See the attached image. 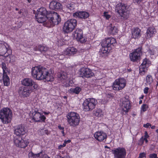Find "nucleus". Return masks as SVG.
Wrapping results in <instances>:
<instances>
[{
	"instance_id": "f3484780",
	"label": "nucleus",
	"mask_w": 158,
	"mask_h": 158,
	"mask_svg": "<svg viewBox=\"0 0 158 158\" xmlns=\"http://www.w3.org/2000/svg\"><path fill=\"white\" fill-rule=\"evenodd\" d=\"M141 53V49L138 48L130 55V59L131 61H135L138 60Z\"/></svg>"
},
{
	"instance_id": "cd10ccee",
	"label": "nucleus",
	"mask_w": 158,
	"mask_h": 158,
	"mask_svg": "<svg viewBox=\"0 0 158 158\" xmlns=\"http://www.w3.org/2000/svg\"><path fill=\"white\" fill-rule=\"evenodd\" d=\"M156 31V30L154 27H149L147 30L146 34V39H149L153 36V35Z\"/></svg>"
},
{
	"instance_id": "9b49d317",
	"label": "nucleus",
	"mask_w": 158,
	"mask_h": 158,
	"mask_svg": "<svg viewBox=\"0 0 158 158\" xmlns=\"http://www.w3.org/2000/svg\"><path fill=\"white\" fill-rule=\"evenodd\" d=\"M112 152L115 158H125L126 151L123 148H118L112 150Z\"/></svg>"
},
{
	"instance_id": "1a4fd4ad",
	"label": "nucleus",
	"mask_w": 158,
	"mask_h": 158,
	"mask_svg": "<svg viewBox=\"0 0 158 158\" xmlns=\"http://www.w3.org/2000/svg\"><path fill=\"white\" fill-rule=\"evenodd\" d=\"M48 17V18L47 19L52 25H57L61 21L59 15L53 11H50Z\"/></svg>"
},
{
	"instance_id": "7c9ffc66",
	"label": "nucleus",
	"mask_w": 158,
	"mask_h": 158,
	"mask_svg": "<svg viewBox=\"0 0 158 158\" xmlns=\"http://www.w3.org/2000/svg\"><path fill=\"white\" fill-rule=\"evenodd\" d=\"M43 154L42 152H41L37 154H34L32 152H31L29 153V158H36V157H40L41 158Z\"/></svg>"
},
{
	"instance_id": "4c0bfd02",
	"label": "nucleus",
	"mask_w": 158,
	"mask_h": 158,
	"mask_svg": "<svg viewBox=\"0 0 158 158\" xmlns=\"http://www.w3.org/2000/svg\"><path fill=\"white\" fill-rule=\"evenodd\" d=\"M8 59V58L10 59L9 60L10 62H13L15 60V57L13 55H9L6 58Z\"/></svg>"
},
{
	"instance_id": "72a5a7b5",
	"label": "nucleus",
	"mask_w": 158,
	"mask_h": 158,
	"mask_svg": "<svg viewBox=\"0 0 158 158\" xmlns=\"http://www.w3.org/2000/svg\"><path fill=\"white\" fill-rule=\"evenodd\" d=\"M81 90V89L79 87H77L74 89H70V92L75 93L76 94H78Z\"/></svg>"
},
{
	"instance_id": "20e7f679",
	"label": "nucleus",
	"mask_w": 158,
	"mask_h": 158,
	"mask_svg": "<svg viewBox=\"0 0 158 158\" xmlns=\"http://www.w3.org/2000/svg\"><path fill=\"white\" fill-rule=\"evenodd\" d=\"M67 117V122L70 126L76 127L80 123V117L76 113L71 112L68 114Z\"/></svg>"
},
{
	"instance_id": "4468645a",
	"label": "nucleus",
	"mask_w": 158,
	"mask_h": 158,
	"mask_svg": "<svg viewBox=\"0 0 158 158\" xmlns=\"http://www.w3.org/2000/svg\"><path fill=\"white\" fill-rule=\"evenodd\" d=\"M45 117L38 111L35 110L32 113V119L36 122H44Z\"/></svg>"
},
{
	"instance_id": "680f3d73",
	"label": "nucleus",
	"mask_w": 158,
	"mask_h": 158,
	"mask_svg": "<svg viewBox=\"0 0 158 158\" xmlns=\"http://www.w3.org/2000/svg\"><path fill=\"white\" fill-rule=\"evenodd\" d=\"M44 113L45 114H49V113H46V112H44Z\"/></svg>"
},
{
	"instance_id": "0e129e2a",
	"label": "nucleus",
	"mask_w": 158,
	"mask_h": 158,
	"mask_svg": "<svg viewBox=\"0 0 158 158\" xmlns=\"http://www.w3.org/2000/svg\"><path fill=\"white\" fill-rule=\"evenodd\" d=\"M27 0L28 1V2L29 3H30L31 1V0Z\"/></svg>"
},
{
	"instance_id": "a19ab883",
	"label": "nucleus",
	"mask_w": 158,
	"mask_h": 158,
	"mask_svg": "<svg viewBox=\"0 0 158 158\" xmlns=\"http://www.w3.org/2000/svg\"><path fill=\"white\" fill-rule=\"evenodd\" d=\"M147 109V106L146 104H143L141 108V110L143 111H146Z\"/></svg>"
},
{
	"instance_id": "79ce46f5",
	"label": "nucleus",
	"mask_w": 158,
	"mask_h": 158,
	"mask_svg": "<svg viewBox=\"0 0 158 158\" xmlns=\"http://www.w3.org/2000/svg\"><path fill=\"white\" fill-rule=\"evenodd\" d=\"M147 139V138H144L143 137H142L140 139V141L142 142V144L143 143L144 141H145L146 143H147L148 142V140Z\"/></svg>"
},
{
	"instance_id": "f704fd0d",
	"label": "nucleus",
	"mask_w": 158,
	"mask_h": 158,
	"mask_svg": "<svg viewBox=\"0 0 158 158\" xmlns=\"http://www.w3.org/2000/svg\"><path fill=\"white\" fill-rule=\"evenodd\" d=\"M38 48L41 52L46 51L48 49V48L47 47L42 45L39 46Z\"/></svg>"
},
{
	"instance_id": "dca6fc26",
	"label": "nucleus",
	"mask_w": 158,
	"mask_h": 158,
	"mask_svg": "<svg viewBox=\"0 0 158 158\" xmlns=\"http://www.w3.org/2000/svg\"><path fill=\"white\" fill-rule=\"evenodd\" d=\"M32 92V89L31 88L23 86L20 87L18 91L19 94L24 97L28 96Z\"/></svg>"
},
{
	"instance_id": "c03bdc74",
	"label": "nucleus",
	"mask_w": 158,
	"mask_h": 158,
	"mask_svg": "<svg viewBox=\"0 0 158 158\" xmlns=\"http://www.w3.org/2000/svg\"><path fill=\"white\" fill-rule=\"evenodd\" d=\"M149 157L151 158H157L156 154L155 153L150 154Z\"/></svg>"
},
{
	"instance_id": "09e8293b",
	"label": "nucleus",
	"mask_w": 158,
	"mask_h": 158,
	"mask_svg": "<svg viewBox=\"0 0 158 158\" xmlns=\"http://www.w3.org/2000/svg\"><path fill=\"white\" fill-rule=\"evenodd\" d=\"M151 124L150 123H147L146 124H144L143 127H146V128H148L149 126H151Z\"/></svg>"
},
{
	"instance_id": "de8ad7c7",
	"label": "nucleus",
	"mask_w": 158,
	"mask_h": 158,
	"mask_svg": "<svg viewBox=\"0 0 158 158\" xmlns=\"http://www.w3.org/2000/svg\"><path fill=\"white\" fill-rule=\"evenodd\" d=\"M145 154L144 153H142L140 154L139 158H143V157H145Z\"/></svg>"
},
{
	"instance_id": "a878e982",
	"label": "nucleus",
	"mask_w": 158,
	"mask_h": 158,
	"mask_svg": "<svg viewBox=\"0 0 158 158\" xmlns=\"http://www.w3.org/2000/svg\"><path fill=\"white\" fill-rule=\"evenodd\" d=\"M74 32V39L81 40L83 38V31L81 29L77 28Z\"/></svg>"
},
{
	"instance_id": "7ed1b4c3",
	"label": "nucleus",
	"mask_w": 158,
	"mask_h": 158,
	"mask_svg": "<svg viewBox=\"0 0 158 158\" xmlns=\"http://www.w3.org/2000/svg\"><path fill=\"white\" fill-rule=\"evenodd\" d=\"M12 115V111L8 108H4L0 111V119L3 123H10L11 121Z\"/></svg>"
},
{
	"instance_id": "774afa93",
	"label": "nucleus",
	"mask_w": 158,
	"mask_h": 158,
	"mask_svg": "<svg viewBox=\"0 0 158 158\" xmlns=\"http://www.w3.org/2000/svg\"><path fill=\"white\" fill-rule=\"evenodd\" d=\"M156 131L158 134V129L156 130Z\"/></svg>"
},
{
	"instance_id": "2f4dec72",
	"label": "nucleus",
	"mask_w": 158,
	"mask_h": 158,
	"mask_svg": "<svg viewBox=\"0 0 158 158\" xmlns=\"http://www.w3.org/2000/svg\"><path fill=\"white\" fill-rule=\"evenodd\" d=\"M153 79L151 76L148 75L146 79V83L145 84L147 85H150L152 82Z\"/></svg>"
},
{
	"instance_id": "0eeeda50",
	"label": "nucleus",
	"mask_w": 158,
	"mask_h": 158,
	"mask_svg": "<svg viewBox=\"0 0 158 158\" xmlns=\"http://www.w3.org/2000/svg\"><path fill=\"white\" fill-rule=\"evenodd\" d=\"M77 21L75 19L68 20L64 24L63 27L64 31L67 33L72 31L77 26Z\"/></svg>"
},
{
	"instance_id": "f03ea898",
	"label": "nucleus",
	"mask_w": 158,
	"mask_h": 158,
	"mask_svg": "<svg viewBox=\"0 0 158 158\" xmlns=\"http://www.w3.org/2000/svg\"><path fill=\"white\" fill-rule=\"evenodd\" d=\"M116 43V40H103L101 45L102 48L100 49L99 53L100 56L106 57L109 52V48L111 45L113 46Z\"/></svg>"
},
{
	"instance_id": "052dcab7",
	"label": "nucleus",
	"mask_w": 158,
	"mask_h": 158,
	"mask_svg": "<svg viewBox=\"0 0 158 158\" xmlns=\"http://www.w3.org/2000/svg\"><path fill=\"white\" fill-rule=\"evenodd\" d=\"M155 127V126H152L151 127V128L152 129H154Z\"/></svg>"
},
{
	"instance_id": "e433bc0d",
	"label": "nucleus",
	"mask_w": 158,
	"mask_h": 158,
	"mask_svg": "<svg viewBox=\"0 0 158 158\" xmlns=\"http://www.w3.org/2000/svg\"><path fill=\"white\" fill-rule=\"evenodd\" d=\"M2 68L3 70V74H6V72L8 71L6 64L5 63L3 62L2 63Z\"/></svg>"
},
{
	"instance_id": "ddd939ff",
	"label": "nucleus",
	"mask_w": 158,
	"mask_h": 158,
	"mask_svg": "<svg viewBox=\"0 0 158 158\" xmlns=\"http://www.w3.org/2000/svg\"><path fill=\"white\" fill-rule=\"evenodd\" d=\"M14 142L16 146L23 148H25L28 143L26 139H23L22 137L19 136L15 137Z\"/></svg>"
},
{
	"instance_id": "bf43d9fd",
	"label": "nucleus",
	"mask_w": 158,
	"mask_h": 158,
	"mask_svg": "<svg viewBox=\"0 0 158 158\" xmlns=\"http://www.w3.org/2000/svg\"><path fill=\"white\" fill-rule=\"evenodd\" d=\"M19 24H19V27H21V25H22V23L21 22H20V23H19Z\"/></svg>"
},
{
	"instance_id": "8fccbe9b",
	"label": "nucleus",
	"mask_w": 158,
	"mask_h": 158,
	"mask_svg": "<svg viewBox=\"0 0 158 158\" xmlns=\"http://www.w3.org/2000/svg\"><path fill=\"white\" fill-rule=\"evenodd\" d=\"M42 156L41 158H50L47 155L45 154H44Z\"/></svg>"
},
{
	"instance_id": "f8f14e48",
	"label": "nucleus",
	"mask_w": 158,
	"mask_h": 158,
	"mask_svg": "<svg viewBox=\"0 0 158 158\" xmlns=\"http://www.w3.org/2000/svg\"><path fill=\"white\" fill-rule=\"evenodd\" d=\"M58 77L62 82L63 81L64 84L66 83L65 85L66 86L70 85L72 83L73 81L68 78L67 74L65 72H60L58 75Z\"/></svg>"
},
{
	"instance_id": "bb28decb",
	"label": "nucleus",
	"mask_w": 158,
	"mask_h": 158,
	"mask_svg": "<svg viewBox=\"0 0 158 158\" xmlns=\"http://www.w3.org/2000/svg\"><path fill=\"white\" fill-rule=\"evenodd\" d=\"M108 33L110 34H115L118 32V30L117 27H113L111 24H110L107 27Z\"/></svg>"
},
{
	"instance_id": "6e6552de",
	"label": "nucleus",
	"mask_w": 158,
	"mask_h": 158,
	"mask_svg": "<svg viewBox=\"0 0 158 158\" xmlns=\"http://www.w3.org/2000/svg\"><path fill=\"white\" fill-rule=\"evenodd\" d=\"M127 6L122 3L117 4L116 6V10L121 17V19H127L128 17Z\"/></svg>"
},
{
	"instance_id": "a18cd8bd",
	"label": "nucleus",
	"mask_w": 158,
	"mask_h": 158,
	"mask_svg": "<svg viewBox=\"0 0 158 158\" xmlns=\"http://www.w3.org/2000/svg\"><path fill=\"white\" fill-rule=\"evenodd\" d=\"M66 142H64L62 145H60L58 146V148L59 149H60L62 147H64L66 145Z\"/></svg>"
},
{
	"instance_id": "423d86ee",
	"label": "nucleus",
	"mask_w": 158,
	"mask_h": 158,
	"mask_svg": "<svg viewBox=\"0 0 158 158\" xmlns=\"http://www.w3.org/2000/svg\"><path fill=\"white\" fill-rule=\"evenodd\" d=\"M97 103V101L94 98L86 99L83 104V110L85 111H91L94 109Z\"/></svg>"
},
{
	"instance_id": "603ef678",
	"label": "nucleus",
	"mask_w": 158,
	"mask_h": 158,
	"mask_svg": "<svg viewBox=\"0 0 158 158\" xmlns=\"http://www.w3.org/2000/svg\"><path fill=\"white\" fill-rule=\"evenodd\" d=\"M148 87H146L144 88V92L145 94H147L148 92Z\"/></svg>"
},
{
	"instance_id": "5701e85b",
	"label": "nucleus",
	"mask_w": 158,
	"mask_h": 158,
	"mask_svg": "<svg viewBox=\"0 0 158 158\" xmlns=\"http://www.w3.org/2000/svg\"><path fill=\"white\" fill-rule=\"evenodd\" d=\"M14 133L17 136H20L25 133L24 127L22 125L18 126L14 130Z\"/></svg>"
},
{
	"instance_id": "58836bf2",
	"label": "nucleus",
	"mask_w": 158,
	"mask_h": 158,
	"mask_svg": "<svg viewBox=\"0 0 158 158\" xmlns=\"http://www.w3.org/2000/svg\"><path fill=\"white\" fill-rule=\"evenodd\" d=\"M58 127L61 131V132L63 134V136H64V127H61L60 125H59L58 126Z\"/></svg>"
},
{
	"instance_id": "6ab92c4d",
	"label": "nucleus",
	"mask_w": 158,
	"mask_h": 158,
	"mask_svg": "<svg viewBox=\"0 0 158 158\" xmlns=\"http://www.w3.org/2000/svg\"><path fill=\"white\" fill-rule=\"evenodd\" d=\"M150 64V62L147 59H145L139 67V71L142 73V72H146Z\"/></svg>"
},
{
	"instance_id": "a211bd4d",
	"label": "nucleus",
	"mask_w": 158,
	"mask_h": 158,
	"mask_svg": "<svg viewBox=\"0 0 158 158\" xmlns=\"http://www.w3.org/2000/svg\"><path fill=\"white\" fill-rule=\"evenodd\" d=\"M80 74L82 77L88 78L92 76L93 74L89 69L83 68L81 69Z\"/></svg>"
},
{
	"instance_id": "13d9d810",
	"label": "nucleus",
	"mask_w": 158,
	"mask_h": 158,
	"mask_svg": "<svg viewBox=\"0 0 158 158\" xmlns=\"http://www.w3.org/2000/svg\"><path fill=\"white\" fill-rule=\"evenodd\" d=\"M45 133L47 134H48V131L47 130H45Z\"/></svg>"
},
{
	"instance_id": "37998d69",
	"label": "nucleus",
	"mask_w": 158,
	"mask_h": 158,
	"mask_svg": "<svg viewBox=\"0 0 158 158\" xmlns=\"http://www.w3.org/2000/svg\"><path fill=\"white\" fill-rule=\"evenodd\" d=\"M2 50H3V51H2L1 52L2 54H4L6 52H7V48H6L4 46H3V47H2Z\"/></svg>"
},
{
	"instance_id": "2eb2a0df",
	"label": "nucleus",
	"mask_w": 158,
	"mask_h": 158,
	"mask_svg": "<svg viewBox=\"0 0 158 158\" xmlns=\"http://www.w3.org/2000/svg\"><path fill=\"white\" fill-rule=\"evenodd\" d=\"M22 85L25 86H33L34 89H37L38 85L31 79L30 78H26L22 81Z\"/></svg>"
},
{
	"instance_id": "f257e3e1",
	"label": "nucleus",
	"mask_w": 158,
	"mask_h": 158,
	"mask_svg": "<svg viewBox=\"0 0 158 158\" xmlns=\"http://www.w3.org/2000/svg\"><path fill=\"white\" fill-rule=\"evenodd\" d=\"M31 74L34 78L38 80L45 79L47 81H52L54 80L53 74L50 73L45 68L40 66L32 68Z\"/></svg>"
},
{
	"instance_id": "e2e57ef3",
	"label": "nucleus",
	"mask_w": 158,
	"mask_h": 158,
	"mask_svg": "<svg viewBox=\"0 0 158 158\" xmlns=\"http://www.w3.org/2000/svg\"><path fill=\"white\" fill-rule=\"evenodd\" d=\"M105 148H109V147H108V146H106L105 147Z\"/></svg>"
},
{
	"instance_id": "412c9836",
	"label": "nucleus",
	"mask_w": 158,
	"mask_h": 158,
	"mask_svg": "<svg viewBox=\"0 0 158 158\" xmlns=\"http://www.w3.org/2000/svg\"><path fill=\"white\" fill-rule=\"evenodd\" d=\"M122 110L126 112H128L131 107L129 101L127 99L123 98L121 105Z\"/></svg>"
},
{
	"instance_id": "69168bd1",
	"label": "nucleus",
	"mask_w": 158,
	"mask_h": 158,
	"mask_svg": "<svg viewBox=\"0 0 158 158\" xmlns=\"http://www.w3.org/2000/svg\"><path fill=\"white\" fill-rule=\"evenodd\" d=\"M21 13H22V11L21 10L19 11V14H21Z\"/></svg>"
},
{
	"instance_id": "864d4df0",
	"label": "nucleus",
	"mask_w": 158,
	"mask_h": 158,
	"mask_svg": "<svg viewBox=\"0 0 158 158\" xmlns=\"http://www.w3.org/2000/svg\"><path fill=\"white\" fill-rule=\"evenodd\" d=\"M149 52L151 54V55H153L154 54V51H152L150 49H149L148 50Z\"/></svg>"
},
{
	"instance_id": "4be33fe9",
	"label": "nucleus",
	"mask_w": 158,
	"mask_h": 158,
	"mask_svg": "<svg viewBox=\"0 0 158 158\" xmlns=\"http://www.w3.org/2000/svg\"><path fill=\"white\" fill-rule=\"evenodd\" d=\"M94 137L95 139L99 141H103L106 139L107 135L106 133L102 132H97L95 133Z\"/></svg>"
},
{
	"instance_id": "ea45409f",
	"label": "nucleus",
	"mask_w": 158,
	"mask_h": 158,
	"mask_svg": "<svg viewBox=\"0 0 158 158\" xmlns=\"http://www.w3.org/2000/svg\"><path fill=\"white\" fill-rule=\"evenodd\" d=\"M103 15L107 19H109L110 18V15L108 14L107 12H104L103 13Z\"/></svg>"
},
{
	"instance_id": "473e14b6",
	"label": "nucleus",
	"mask_w": 158,
	"mask_h": 158,
	"mask_svg": "<svg viewBox=\"0 0 158 158\" xmlns=\"http://www.w3.org/2000/svg\"><path fill=\"white\" fill-rule=\"evenodd\" d=\"M94 114L98 117H101L103 115V113L102 111L100 109H97L94 112Z\"/></svg>"
},
{
	"instance_id": "393cba45",
	"label": "nucleus",
	"mask_w": 158,
	"mask_h": 158,
	"mask_svg": "<svg viewBox=\"0 0 158 158\" xmlns=\"http://www.w3.org/2000/svg\"><path fill=\"white\" fill-rule=\"evenodd\" d=\"M141 30L138 28H135L133 29L132 31V38L134 39H138L141 36Z\"/></svg>"
},
{
	"instance_id": "c85d7f7f",
	"label": "nucleus",
	"mask_w": 158,
	"mask_h": 158,
	"mask_svg": "<svg viewBox=\"0 0 158 158\" xmlns=\"http://www.w3.org/2000/svg\"><path fill=\"white\" fill-rule=\"evenodd\" d=\"M77 52V50L73 47L67 48L64 52V54L66 55L73 54Z\"/></svg>"
},
{
	"instance_id": "b1692460",
	"label": "nucleus",
	"mask_w": 158,
	"mask_h": 158,
	"mask_svg": "<svg viewBox=\"0 0 158 158\" xmlns=\"http://www.w3.org/2000/svg\"><path fill=\"white\" fill-rule=\"evenodd\" d=\"M62 5L60 3L55 1H52L49 5L50 9L52 10H58L62 7Z\"/></svg>"
},
{
	"instance_id": "4d7b16f0",
	"label": "nucleus",
	"mask_w": 158,
	"mask_h": 158,
	"mask_svg": "<svg viewBox=\"0 0 158 158\" xmlns=\"http://www.w3.org/2000/svg\"><path fill=\"white\" fill-rule=\"evenodd\" d=\"M63 158H70L69 156H64Z\"/></svg>"
},
{
	"instance_id": "49530a36",
	"label": "nucleus",
	"mask_w": 158,
	"mask_h": 158,
	"mask_svg": "<svg viewBox=\"0 0 158 158\" xmlns=\"http://www.w3.org/2000/svg\"><path fill=\"white\" fill-rule=\"evenodd\" d=\"M58 45L59 46H62L64 44V42H63V40H58Z\"/></svg>"
},
{
	"instance_id": "c756f323",
	"label": "nucleus",
	"mask_w": 158,
	"mask_h": 158,
	"mask_svg": "<svg viewBox=\"0 0 158 158\" xmlns=\"http://www.w3.org/2000/svg\"><path fill=\"white\" fill-rule=\"evenodd\" d=\"M3 77L4 85L6 86H8L10 84L9 77L6 74H3Z\"/></svg>"
},
{
	"instance_id": "c9c22d12",
	"label": "nucleus",
	"mask_w": 158,
	"mask_h": 158,
	"mask_svg": "<svg viewBox=\"0 0 158 158\" xmlns=\"http://www.w3.org/2000/svg\"><path fill=\"white\" fill-rule=\"evenodd\" d=\"M66 6L67 8L70 10H73L75 8L74 4L73 3L68 4Z\"/></svg>"
},
{
	"instance_id": "39448f33",
	"label": "nucleus",
	"mask_w": 158,
	"mask_h": 158,
	"mask_svg": "<svg viewBox=\"0 0 158 158\" xmlns=\"http://www.w3.org/2000/svg\"><path fill=\"white\" fill-rule=\"evenodd\" d=\"M50 11H47L45 8H40L37 10V13L35 15L38 22L39 23H42L46 21L48 18V15Z\"/></svg>"
},
{
	"instance_id": "338daca9",
	"label": "nucleus",
	"mask_w": 158,
	"mask_h": 158,
	"mask_svg": "<svg viewBox=\"0 0 158 158\" xmlns=\"http://www.w3.org/2000/svg\"><path fill=\"white\" fill-rule=\"evenodd\" d=\"M142 102V100H140L139 101V103L140 104H141Z\"/></svg>"
},
{
	"instance_id": "5fc2aeb1",
	"label": "nucleus",
	"mask_w": 158,
	"mask_h": 158,
	"mask_svg": "<svg viewBox=\"0 0 158 158\" xmlns=\"http://www.w3.org/2000/svg\"><path fill=\"white\" fill-rule=\"evenodd\" d=\"M141 0H134V1L135 2L139 3L141 1Z\"/></svg>"
},
{
	"instance_id": "9d476101",
	"label": "nucleus",
	"mask_w": 158,
	"mask_h": 158,
	"mask_svg": "<svg viewBox=\"0 0 158 158\" xmlns=\"http://www.w3.org/2000/svg\"><path fill=\"white\" fill-rule=\"evenodd\" d=\"M126 85L125 80L123 78L116 79L112 86L113 89L115 90H119L124 88Z\"/></svg>"
},
{
	"instance_id": "3c124183",
	"label": "nucleus",
	"mask_w": 158,
	"mask_h": 158,
	"mask_svg": "<svg viewBox=\"0 0 158 158\" xmlns=\"http://www.w3.org/2000/svg\"><path fill=\"white\" fill-rule=\"evenodd\" d=\"M144 138H148L149 136L148 135L147 132V131H145L144 133Z\"/></svg>"
},
{
	"instance_id": "6e6d98bb",
	"label": "nucleus",
	"mask_w": 158,
	"mask_h": 158,
	"mask_svg": "<svg viewBox=\"0 0 158 158\" xmlns=\"http://www.w3.org/2000/svg\"><path fill=\"white\" fill-rule=\"evenodd\" d=\"M79 41H80L81 43H84L85 42V40H78Z\"/></svg>"
},
{
	"instance_id": "aec40b11",
	"label": "nucleus",
	"mask_w": 158,
	"mask_h": 158,
	"mask_svg": "<svg viewBox=\"0 0 158 158\" xmlns=\"http://www.w3.org/2000/svg\"><path fill=\"white\" fill-rule=\"evenodd\" d=\"M89 14L85 11L77 12L73 14V16L75 17L81 19H85L89 16Z\"/></svg>"
}]
</instances>
